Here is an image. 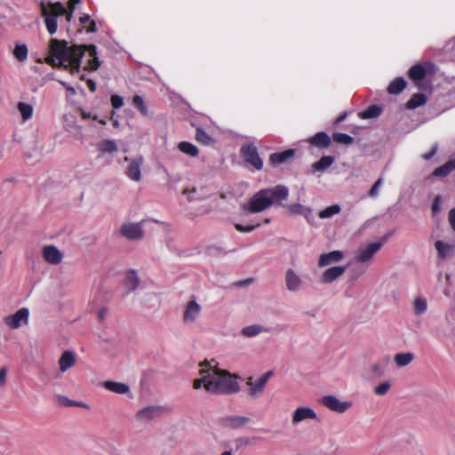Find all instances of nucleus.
<instances>
[{
	"instance_id": "obj_1",
	"label": "nucleus",
	"mask_w": 455,
	"mask_h": 455,
	"mask_svg": "<svg viewBox=\"0 0 455 455\" xmlns=\"http://www.w3.org/2000/svg\"><path fill=\"white\" fill-rule=\"evenodd\" d=\"M88 53L86 69L97 70L100 65L97 55V47L93 44L88 46L76 45L68 46L65 40L52 38L49 42V55L45 62L52 67H62L69 69L72 74L78 72L81 67L83 56Z\"/></svg>"
},
{
	"instance_id": "obj_2",
	"label": "nucleus",
	"mask_w": 455,
	"mask_h": 455,
	"mask_svg": "<svg viewBox=\"0 0 455 455\" xmlns=\"http://www.w3.org/2000/svg\"><path fill=\"white\" fill-rule=\"evenodd\" d=\"M200 366L201 378L194 380L195 389L204 387L206 391L214 395H232L240 391V385L236 380L238 377L235 374L212 366L207 360L200 363Z\"/></svg>"
},
{
	"instance_id": "obj_3",
	"label": "nucleus",
	"mask_w": 455,
	"mask_h": 455,
	"mask_svg": "<svg viewBox=\"0 0 455 455\" xmlns=\"http://www.w3.org/2000/svg\"><path fill=\"white\" fill-rule=\"evenodd\" d=\"M289 196V189L284 185H277L273 188H263L255 193L243 209L246 212L258 213L272 206H283V203Z\"/></svg>"
},
{
	"instance_id": "obj_4",
	"label": "nucleus",
	"mask_w": 455,
	"mask_h": 455,
	"mask_svg": "<svg viewBox=\"0 0 455 455\" xmlns=\"http://www.w3.org/2000/svg\"><path fill=\"white\" fill-rule=\"evenodd\" d=\"M65 12L66 9L60 3L51 4L49 6L44 4H41V14L44 18L47 31L51 35H53L57 31L58 16L63 15Z\"/></svg>"
},
{
	"instance_id": "obj_5",
	"label": "nucleus",
	"mask_w": 455,
	"mask_h": 455,
	"mask_svg": "<svg viewBox=\"0 0 455 455\" xmlns=\"http://www.w3.org/2000/svg\"><path fill=\"white\" fill-rule=\"evenodd\" d=\"M393 235L389 232L383 235L379 241L368 243L365 247H360L355 255V260L359 263H366L370 261L373 255L383 246V244Z\"/></svg>"
},
{
	"instance_id": "obj_6",
	"label": "nucleus",
	"mask_w": 455,
	"mask_h": 455,
	"mask_svg": "<svg viewBox=\"0 0 455 455\" xmlns=\"http://www.w3.org/2000/svg\"><path fill=\"white\" fill-rule=\"evenodd\" d=\"M273 375V371H269L264 373L256 381L253 380L252 377L247 378L246 385L249 387L247 395L251 398H256L261 395L265 390L266 385L269 378Z\"/></svg>"
},
{
	"instance_id": "obj_7",
	"label": "nucleus",
	"mask_w": 455,
	"mask_h": 455,
	"mask_svg": "<svg viewBox=\"0 0 455 455\" xmlns=\"http://www.w3.org/2000/svg\"><path fill=\"white\" fill-rule=\"evenodd\" d=\"M124 161L128 163L125 169V175L132 181L139 182L141 180V167L144 164L142 156L136 157H124Z\"/></svg>"
},
{
	"instance_id": "obj_8",
	"label": "nucleus",
	"mask_w": 455,
	"mask_h": 455,
	"mask_svg": "<svg viewBox=\"0 0 455 455\" xmlns=\"http://www.w3.org/2000/svg\"><path fill=\"white\" fill-rule=\"evenodd\" d=\"M241 155L244 161L251 165L253 169L259 171L263 167V161L259 157L258 148L253 144L243 145L241 148Z\"/></svg>"
},
{
	"instance_id": "obj_9",
	"label": "nucleus",
	"mask_w": 455,
	"mask_h": 455,
	"mask_svg": "<svg viewBox=\"0 0 455 455\" xmlns=\"http://www.w3.org/2000/svg\"><path fill=\"white\" fill-rule=\"evenodd\" d=\"M28 309L22 307L15 314L4 318V323L11 329H18L22 324H27L28 320Z\"/></svg>"
},
{
	"instance_id": "obj_10",
	"label": "nucleus",
	"mask_w": 455,
	"mask_h": 455,
	"mask_svg": "<svg viewBox=\"0 0 455 455\" xmlns=\"http://www.w3.org/2000/svg\"><path fill=\"white\" fill-rule=\"evenodd\" d=\"M322 403L331 411L343 413L351 407L350 402H341L334 395H325L321 400Z\"/></svg>"
},
{
	"instance_id": "obj_11",
	"label": "nucleus",
	"mask_w": 455,
	"mask_h": 455,
	"mask_svg": "<svg viewBox=\"0 0 455 455\" xmlns=\"http://www.w3.org/2000/svg\"><path fill=\"white\" fill-rule=\"evenodd\" d=\"M202 307L196 301L195 299H190L183 313L182 320L185 323H195L200 316Z\"/></svg>"
},
{
	"instance_id": "obj_12",
	"label": "nucleus",
	"mask_w": 455,
	"mask_h": 455,
	"mask_svg": "<svg viewBox=\"0 0 455 455\" xmlns=\"http://www.w3.org/2000/svg\"><path fill=\"white\" fill-rule=\"evenodd\" d=\"M44 259L52 265H58L62 261L63 254L54 245H46L42 250Z\"/></svg>"
},
{
	"instance_id": "obj_13",
	"label": "nucleus",
	"mask_w": 455,
	"mask_h": 455,
	"mask_svg": "<svg viewBox=\"0 0 455 455\" xmlns=\"http://www.w3.org/2000/svg\"><path fill=\"white\" fill-rule=\"evenodd\" d=\"M316 413L309 407H299L292 415V423L297 424L305 419H315Z\"/></svg>"
},
{
	"instance_id": "obj_14",
	"label": "nucleus",
	"mask_w": 455,
	"mask_h": 455,
	"mask_svg": "<svg viewBox=\"0 0 455 455\" xmlns=\"http://www.w3.org/2000/svg\"><path fill=\"white\" fill-rule=\"evenodd\" d=\"M409 77L414 82V84L420 88L422 81L426 76V68L421 64H416L409 69Z\"/></svg>"
},
{
	"instance_id": "obj_15",
	"label": "nucleus",
	"mask_w": 455,
	"mask_h": 455,
	"mask_svg": "<svg viewBox=\"0 0 455 455\" xmlns=\"http://www.w3.org/2000/svg\"><path fill=\"white\" fill-rule=\"evenodd\" d=\"M344 258V254L341 251H332L328 253H323L320 255L318 260L319 267H324L331 263L339 262Z\"/></svg>"
},
{
	"instance_id": "obj_16",
	"label": "nucleus",
	"mask_w": 455,
	"mask_h": 455,
	"mask_svg": "<svg viewBox=\"0 0 455 455\" xmlns=\"http://www.w3.org/2000/svg\"><path fill=\"white\" fill-rule=\"evenodd\" d=\"M346 271V267L337 266L327 268L323 275L322 282L323 283H329L333 282L335 279L342 275Z\"/></svg>"
},
{
	"instance_id": "obj_17",
	"label": "nucleus",
	"mask_w": 455,
	"mask_h": 455,
	"mask_svg": "<svg viewBox=\"0 0 455 455\" xmlns=\"http://www.w3.org/2000/svg\"><path fill=\"white\" fill-rule=\"evenodd\" d=\"M295 155L294 149H287L279 153H273L269 156V161L272 165H279L281 164L286 163L288 160L291 159Z\"/></svg>"
},
{
	"instance_id": "obj_18",
	"label": "nucleus",
	"mask_w": 455,
	"mask_h": 455,
	"mask_svg": "<svg viewBox=\"0 0 455 455\" xmlns=\"http://www.w3.org/2000/svg\"><path fill=\"white\" fill-rule=\"evenodd\" d=\"M307 142H309L311 145H314L319 148H328L331 144V138L329 135L324 132H319L314 136L310 137L307 140Z\"/></svg>"
},
{
	"instance_id": "obj_19",
	"label": "nucleus",
	"mask_w": 455,
	"mask_h": 455,
	"mask_svg": "<svg viewBox=\"0 0 455 455\" xmlns=\"http://www.w3.org/2000/svg\"><path fill=\"white\" fill-rule=\"evenodd\" d=\"M60 370L61 372H65L69 368L73 367L76 364V356L71 351H65L61 355L60 360Z\"/></svg>"
},
{
	"instance_id": "obj_20",
	"label": "nucleus",
	"mask_w": 455,
	"mask_h": 455,
	"mask_svg": "<svg viewBox=\"0 0 455 455\" xmlns=\"http://www.w3.org/2000/svg\"><path fill=\"white\" fill-rule=\"evenodd\" d=\"M285 283L288 290L295 291L299 288L301 279L292 269H289L286 272Z\"/></svg>"
},
{
	"instance_id": "obj_21",
	"label": "nucleus",
	"mask_w": 455,
	"mask_h": 455,
	"mask_svg": "<svg viewBox=\"0 0 455 455\" xmlns=\"http://www.w3.org/2000/svg\"><path fill=\"white\" fill-rule=\"evenodd\" d=\"M288 210L295 214L304 216L309 224H311V219H313L312 210L300 204H294L288 206Z\"/></svg>"
},
{
	"instance_id": "obj_22",
	"label": "nucleus",
	"mask_w": 455,
	"mask_h": 455,
	"mask_svg": "<svg viewBox=\"0 0 455 455\" xmlns=\"http://www.w3.org/2000/svg\"><path fill=\"white\" fill-rule=\"evenodd\" d=\"M12 54L19 62H25L28 55V48L27 44L23 43H16L12 50Z\"/></svg>"
},
{
	"instance_id": "obj_23",
	"label": "nucleus",
	"mask_w": 455,
	"mask_h": 455,
	"mask_svg": "<svg viewBox=\"0 0 455 455\" xmlns=\"http://www.w3.org/2000/svg\"><path fill=\"white\" fill-rule=\"evenodd\" d=\"M103 387L106 389L116 394H126L127 392H129L130 389L129 386L124 383L115 382L110 380L105 381L103 383Z\"/></svg>"
},
{
	"instance_id": "obj_24",
	"label": "nucleus",
	"mask_w": 455,
	"mask_h": 455,
	"mask_svg": "<svg viewBox=\"0 0 455 455\" xmlns=\"http://www.w3.org/2000/svg\"><path fill=\"white\" fill-rule=\"evenodd\" d=\"M177 147L181 153L191 157H196L199 154L197 147L188 141H181Z\"/></svg>"
},
{
	"instance_id": "obj_25",
	"label": "nucleus",
	"mask_w": 455,
	"mask_h": 455,
	"mask_svg": "<svg viewBox=\"0 0 455 455\" xmlns=\"http://www.w3.org/2000/svg\"><path fill=\"white\" fill-rule=\"evenodd\" d=\"M97 148L103 154L116 153L118 150L117 145L113 140H104L98 143Z\"/></svg>"
},
{
	"instance_id": "obj_26",
	"label": "nucleus",
	"mask_w": 455,
	"mask_h": 455,
	"mask_svg": "<svg viewBox=\"0 0 455 455\" xmlns=\"http://www.w3.org/2000/svg\"><path fill=\"white\" fill-rule=\"evenodd\" d=\"M406 86V81L403 77H396L394 79L387 87V92L390 94L401 93Z\"/></svg>"
},
{
	"instance_id": "obj_27",
	"label": "nucleus",
	"mask_w": 455,
	"mask_h": 455,
	"mask_svg": "<svg viewBox=\"0 0 455 455\" xmlns=\"http://www.w3.org/2000/svg\"><path fill=\"white\" fill-rule=\"evenodd\" d=\"M435 247L438 255L443 259L447 258L452 251H455V245L444 243L440 240L435 242Z\"/></svg>"
},
{
	"instance_id": "obj_28",
	"label": "nucleus",
	"mask_w": 455,
	"mask_h": 455,
	"mask_svg": "<svg viewBox=\"0 0 455 455\" xmlns=\"http://www.w3.org/2000/svg\"><path fill=\"white\" fill-rule=\"evenodd\" d=\"M140 283V279L134 270H130L127 272L125 279H124V285L128 289V291H132L136 290Z\"/></svg>"
},
{
	"instance_id": "obj_29",
	"label": "nucleus",
	"mask_w": 455,
	"mask_h": 455,
	"mask_svg": "<svg viewBox=\"0 0 455 455\" xmlns=\"http://www.w3.org/2000/svg\"><path fill=\"white\" fill-rule=\"evenodd\" d=\"M453 170H455V157L436 168L433 174L438 177H445Z\"/></svg>"
},
{
	"instance_id": "obj_30",
	"label": "nucleus",
	"mask_w": 455,
	"mask_h": 455,
	"mask_svg": "<svg viewBox=\"0 0 455 455\" xmlns=\"http://www.w3.org/2000/svg\"><path fill=\"white\" fill-rule=\"evenodd\" d=\"M17 108L21 115L22 120L27 122L29 120L34 113V108L31 104L26 102H19Z\"/></svg>"
},
{
	"instance_id": "obj_31",
	"label": "nucleus",
	"mask_w": 455,
	"mask_h": 455,
	"mask_svg": "<svg viewBox=\"0 0 455 455\" xmlns=\"http://www.w3.org/2000/svg\"><path fill=\"white\" fill-rule=\"evenodd\" d=\"M161 224L158 220L151 218L143 219L142 220L136 223H126L121 228H152L153 226Z\"/></svg>"
},
{
	"instance_id": "obj_32",
	"label": "nucleus",
	"mask_w": 455,
	"mask_h": 455,
	"mask_svg": "<svg viewBox=\"0 0 455 455\" xmlns=\"http://www.w3.org/2000/svg\"><path fill=\"white\" fill-rule=\"evenodd\" d=\"M119 236L128 240H139L143 236L142 229H119Z\"/></svg>"
},
{
	"instance_id": "obj_33",
	"label": "nucleus",
	"mask_w": 455,
	"mask_h": 455,
	"mask_svg": "<svg viewBox=\"0 0 455 455\" xmlns=\"http://www.w3.org/2000/svg\"><path fill=\"white\" fill-rule=\"evenodd\" d=\"M249 420V418L243 416H231L225 419L226 424L233 428L242 427Z\"/></svg>"
},
{
	"instance_id": "obj_34",
	"label": "nucleus",
	"mask_w": 455,
	"mask_h": 455,
	"mask_svg": "<svg viewBox=\"0 0 455 455\" xmlns=\"http://www.w3.org/2000/svg\"><path fill=\"white\" fill-rule=\"evenodd\" d=\"M427 102V97L423 93L414 94L410 100L407 102V108L414 109L420 106H423Z\"/></svg>"
},
{
	"instance_id": "obj_35",
	"label": "nucleus",
	"mask_w": 455,
	"mask_h": 455,
	"mask_svg": "<svg viewBox=\"0 0 455 455\" xmlns=\"http://www.w3.org/2000/svg\"><path fill=\"white\" fill-rule=\"evenodd\" d=\"M413 358L412 353H398L395 355V363L397 366L403 367L410 364Z\"/></svg>"
},
{
	"instance_id": "obj_36",
	"label": "nucleus",
	"mask_w": 455,
	"mask_h": 455,
	"mask_svg": "<svg viewBox=\"0 0 455 455\" xmlns=\"http://www.w3.org/2000/svg\"><path fill=\"white\" fill-rule=\"evenodd\" d=\"M427 309V301L421 297H416L413 301V312L417 315H420Z\"/></svg>"
},
{
	"instance_id": "obj_37",
	"label": "nucleus",
	"mask_w": 455,
	"mask_h": 455,
	"mask_svg": "<svg viewBox=\"0 0 455 455\" xmlns=\"http://www.w3.org/2000/svg\"><path fill=\"white\" fill-rule=\"evenodd\" d=\"M334 162V158L331 156H323L319 161L313 164L315 171H324L330 167Z\"/></svg>"
},
{
	"instance_id": "obj_38",
	"label": "nucleus",
	"mask_w": 455,
	"mask_h": 455,
	"mask_svg": "<svg viewBox=\"0 0 455 455\" xmlns=\"http://www.w3.org/2000/svg\"><path fill=\"white\" fill-rule=\"evenodd\" d=\"M341 208L339 204H332L321 211L318 214L320 219H329L339 213Z\"/></svg>"
},
{
	"instance_id": "obj_39",
	"label": "nucleus",
	"mask_w": 455,
	"mask_h": 455,
	"mask_svg": "<svg viewBox=\"0 0 455 455\" xmlns=\"http://www.w3.org/2000/svg\"><path fill=\"white\" fill-rule=\"evenodd\" d=\"M381 114V108L377 105H372L361 113L363 119L375 118Z\"/></svg>"
},
{
	"instance_id": "obj_40",
	"label": "nucleus",
	"mask_w": 455,
	"mask_h": 455,
	"mask_svg": "<svg viewBox=\"0 0 455 455\" xmlns=\"http://www.w3.org/2000/svg\"><path fill=\"white\" fill-rule=\"evenodd\" d=\"M266 331L267 330H265L261 326L255 324V325H250V326L244 327L242 330V333H243V335H244L246 337H254V336L259 334L260 332H263Z\"/></svg>"
},
{
	"instance_id": "obj_41",
	"label": "nucleus",
	"mask_w": 455,
	"mask_h": 455,
	"mask_svg": "<svg viewBox=\"0 0 455 455\" xmlns=\"http://www.w3.org/2000/svg\"><path fill=\"white\" fill-rule=\"evenodd\" d=\"M132 104L143 116H148V108L144 102V100L140 95H135L132 99Z\"/></svg>"
},
{
	"instance_id": "obj_42",
	"label": "nucleus",
	"mask_w": 455,
	"mask_h": 455,
	"mask_svg": "<svg viewBox=\"0 0 455 455\" xmlns=\"http://www.w3.org/2000/svg\"><path fill=\"white\" fill-rule=\"evenodd\" d=\"M333 140L339 144L350 145L353 143L354 139L347 133L336 132L333 134Z\"/></svg>"
},
{
	"instance_id": "obj_43",
	"label": "nucleus",
	"mask_w": 455,
	"mask_h": 455,
	"mask_svg": "<svg viewBox=\"0 0 455 455\" xmlns=\"http://www.w3.org/2000/svg\"><path fill=\"white\" fill-rule=\"evenodd\" d=\"M158 411H159L158 407H154V406L146 407L138 412V416L140 419H149L153 418L157 413Z\"/></svg>"
},
{
	"instance_id": "obj_44",
	"label": "nucleus",
	"mask_w": 455,
	"mask_h": 455,
	"mask_svg": "<svg viewBox=\"0 0 455 455\" xmlns=\"http://www.w3.org/2000/svg\"><path fill=\"white\" fill-rule=\"evenodd\" d=\"M391 387V384L389 381H385L380 383L379 385L374 387V394L377 395H386Z\"/></svg>"
},
{
	"instance_id": "obj_45",
	"label": "nucleus",
	"mask_w": 455,
	"mask_h": 455,
	"mask_svg": "<svg viewBox=\"0 0 455 455\" xmlns=\"http://www.w3.org/2000/svg\"><path fill=\"white\" fill-rule=\"evenodd\" d=\"M196 138L197 141H199L204 145L209 144V142L211 141L210 136L202 129L196 130Z\"/></svg>"
},
{
	"instance_id": "obj_46",
	"label": "nucleus",
	"mask_w": 455,
	"mask_h": 455,
	"mask_svg": "<svg viewBox=\"0 0 455 455\" xmlns=\"http://www.w3.org/2000/svg\"><path fill=\"white\" fill-rule=\"evenodd\" d=\"M183 194L187 196V197H188V199L189 201H194V200L200 199L199 195H198V191L195 188H186L184 190Z\"/></svg>"
},
{
	"instance_id": "obj_47",
	"label": "nucleus",
	"mask_w": 455,
	"mask_h": 455,
	"mask_svg": "<svg viewBox=\"0 0 455 455\" xmlns=\"http://www.w3.org/2000/svg\"><path fill=\"white\" fill-rule=\"evenodd\" d=\"M382 184H383L382 178H379L376 180V182L373 184V186L371 187V188L369 192V195L371 197H375L378 196L379 190L381 188Z\"/></svg>"
},
{
	"instance_id": "obj_48",
	"label": "nucleus",
	"mask_w": 455,
	"mask_h": 455,
	"mask_svg": "<svg viewBox=\"0 0 455 455\" xmlns=\"http://www.w3.org/2000/svg\"><path fill=\"white\" fill-rule=\"evenodd\" d=\"M110 100L112 107L116 109L120 108L124 105V100L119 95H112Z\"/></svg>"
},
{
	"instance_id": "obj_49",
	"label": "nucleus",
	"mask_w": 455,
	"mask_h": 455,
	"mask_svg": "<svg viewBox=\"0 0 455 455\" xmlns=\"http://www.w3.org/2000/svg\"><path fill=\"white\" fill-rule=\"evenodd\" d=\"M442 204H443L442 197L440 196H435L433 205H432L433 213L436 214L441 211Z\"/></svg>"
},
{
	"instance_id": "obj_50",
	"label": "nucleus",
	"mask_w": 455,
	"mask_h": 455,
	"mask_svg": "<svg viewBox=\"0 0 455 455\" xmlns=\"http://www.w3.org/2000/svg\"><path fill=\"white\" fill-rule=\"evenodd\" d=\"M82 116H83L84 119L92 118L93 120H98L102 124H107V121L105 119H99L97 115H92L90 112L82 111Z\"/></svg>"
},
{
	"instance_id": "obj_51",
	"label": "nucleus",
	"mask_w": 455,
	"mask_h": 455,
	"mask_svg": "<svg viewBox=\"0 0 455 455\" xmlns=\"http://www.w3.org/2000/svg\"><path fill=\"white\" fill-rule=\"evenodd\" d=\"M448 220H449L451 228H455V208H452L451 210H450L449 214H448Z\"/></svg>"
},
{
	"instance_id": "obj_52",
	"label": "nucleus",
	"mask_w": 455,
	"mask_h": 455,
	"mask_svg": "<svg viewBox=\"0 0 455 455\" xmlns=\"http://www.w3.org/2000/svg\"><path fill=\"white\" fill-rule=\"evenodd\" d=\"M7 370L5 367L0 369V386H4L6 382Z\"/></svg>"
},
{
	"instance_id": "obj_53",
	"label": "nucleus",
	"mask_w": 455,
	"mask_h": 455,
	"mask_svg": "<svg viewBox=\"0 0 455 455\" xmlns=\"http://www.w3.org/2000/svg\"><path fill=\"white\" fill-rule=\"evenodd\" d=\"M371 371L373 373H375L378 376H380L383 373V370H382L381 366L378 363L372 365Z\"/></svg>"
},
{
	"instance_id": "obj_54",
	"label": "nucleus",
	"mask_w": 455,
	"mask_h": 455,
	"mask_svg": "<svg viewBox=\"0 0 455 455\" xmlns=\"http://www.w3.org/2000/svg\"><path fill=\"white\" fill-rule=\"evenodd\" d=\"M435 153H436V147H434L430 152L423 155V158L426 160H429L431 157H433L435 156Z\"/></svg>"
},
{
	"instance_id": "obj_55",
	"label": "nucleus",
	"mask_w": 455,
	"mask_h": 455,
	"mask_svg": "<svg viewBox=\"0 0 455 455\" xmlns=\"http://www.w3.org/2000/svg\"><path fill=\"white\" fill-rule=\"evenodd\" d=\"M96 30H97L96 23H95L94 20H92L90 22L89 27L86 29V32L87 33H92V32H95Z\"/></svg>"
},
{
	"instance_id": "obj_56",
	"label": "nucleus",
	"mask_w": 455,
	"mask_h": 455,
	"mask_svg": "<svg viewBox=\"0 0 455 455\" xmlns=\"http://www.w3.org/2000/svg\"><path fill=\"white\" fill-rule=\"evenodd\" d=\"M107 308H101L99 313H98V318L100 321H103L106 317V315H107Z\"/></svg>"
},
{
	"instance_id": "obj_57",
	"label": "nucleus",
	"mask_w": 455,
	"mask_h": 455,
	"mask_svg": "<svg viewBox=\"0 0 455 455\" xmlns=\"http://www.w3.org/2000/svg\"><path fill=\"white\" fill-rule=\"evenodd\" d=\"M87 86L91 92H94L96 91V83L92 80L90 79L87 81Z\"/></svg>"
},
{
	"instance_id": "obj_58",
	"label": "nucleus",
	"mask_w": 455,
	"mask_h": 455,
	"mask_svg": "<svg viewBox=\"0 0 455 455\" xmlns=\"http://www.w3.org/2000/svg\"><path fill=\"white\" fill-rule=\"evenodd\" d=\"M81 0H69L68 5L71 12H74L76 5L79 4Z\"/></svg>"
},
{
	"instance_id": "obj_59",
	"label": "nucleus",
	"mask_w": 455,
	"mask_h": 455,
	"mask_svg": "<svg viewBox=\"0 0 455 455\" xmlns=\"http://www.w3.org/2000/svg\"><path fill=\"white\" fill-rule=\"evenodd\" d=\"M79 21L81 24H85L90 21V16L88 14H84L79 18Z\"/></svg>"
},
{
	"instance_id": "obj_60",
	"label": "nucleus",
	"mask_w": 455,
	"mask_h": 455,
	"mask_svg": "<svg viewBox=\"0 0 455 455\" xmlns=\"http://www.w3.org/2000/svg\"><path fill=\"white\" fill-rule=\"evenodd\" d=\"M252 281H253V279H251V278H248V279H245V280H243V281H240V282L237 283V285H238V286L248 285V284L251 283H252Z\"/></svg>"
},
{
	"instance_id": "obj_61",
	"label": "nucleus",
	"mask_w": 455,
	"mask_h": 455,
	"mask_svg": "<svg viewBox=\"0 0 455 455\" xmlns=\"http://www.w3.org/2000/svg\"><path fill=\"white\" fill-rule=\"evenodd\" d=\"M345 118H346V115H343L338 118L337 122L339 123V122L343 121Z\"/></svg>"
},
{
	"instance_id": "obj_62",
	"label": "nucleus",
	"mask_w": 455,
	"mask_h": 455,
	"mask_svg": "<svg viewBox=\"0 0 455 455\" xmlns=\"http://www.w3.org/2000/svg\"><path fill=\"white\" fill-rule=\"evenodd\" d=\"M220 455H233V454H232V452L230 451H225Z\"/></svg>"
},
{
	"instance_id": "obj_63",
	"label": "nucleus",
	"mask_w": 455,
	"mask_h": 455,
	"mask_svg": "<svg viewBox=\"0 0 455 455\" xmlns=\"http://www.w3.org/2000/svg\"><path fill=\"white\" fill-rule=\"evenodd\" d=\"M114 127L117 128L119 126V122L117 120L113 121Z\"/></svg>"
},
{
	"instance_id": "obj_64",
	"label": "nucleus",
	"mask_w": 455,
	"mask_h": 455,
	"mask_svg": "<svg viewBox=\"0 0 455 455\" xmlns=\"http://www.w3.org/2000/svg\"><path fill=\"white\" fill-rule=\"evenodd\" d=\"M239 230L243 231V232H249V231H251L252 229L246 228V229H239Z\"/></svg>"
}]
</instances>
